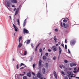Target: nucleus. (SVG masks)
Returning a JSON list of instances; mask_svg holds the SVG:
<instances>
[{"label": "nucleus", "instance_id": "22", "mask_svg": "<svg viewBox=\"0 0 79 79\" xmlns=\"http://www.w3.org/2000/svg\"><path fill=\"white\" fill-rule=\"evenodd\" d=\"M17 23H18V25H19V19H17Z\"/></svg>", "mask_w": 79, "mask_h": 79}, {"label": "nucleus", "instance_id": "11", "mask_svg": "<svg viewBox=\"0 0 79 79\" xmlns=\"http://www.w3.org/2000/svg\"><path fill=\"white\" fill-rule=\"evenodd\" d=\"M59 55H60V54L61 53V52H62V50L61 49V48L60 47H59Z\"/></svg>", "mask_w": 79, "mask_h": 79}, {"label": "nucleus", "instance_id": "7", "mask_svg": "<svg viewBox=\"0 0 79 79\" xmlns=\"http://www.w3.org/2000/svg\"><path fill=\"white\" fill-rule=\"evenodd\" d=\"M13 26L15 29V31H18V29H17L18 28H17V27H16V26L14 24H13Z\"/></svg>", "mask_w": 79, "mask_h": 79}, {"label": "nucleus", "instance_id": "45", "mask_svg": "<svg viewBox=\"0 0 79 79\" xmlns=\"http://www.w3.org/2000/svg\"><path fill=\"white\" fill-rule=\"evenodd\" d=\"M61 46L63 47H64V44H61Z\"/></svg>", "mask_w": 79, "mask_h": 79}, {"label": "nucleus", "instance_id": "47", "mask_svg": "<svg viewBox=\"0 0 79 79\" xmlns=\"http://www.w3.org/2000/svg\"><path fill=\"white\" fill-rule=\"evenodd\" d=\"M15 10H16V8H15L14 9V11H15Z\"/></svg>", "mask_w": 79, "mask_h": 79}, {"label": "nucleus", "instance_id": "26", "mask_svg": "<svg viewBox=\"0 0 79 79\" xmlns=\"http://www.w3.org/2000/svg\"><path fill=\"white\" fill-rule=\"evenodd\" d=\"M71 67H73V63H71L70 64Z\"/></svg>", "mask_w": 79, "mask_h": 79}, {"label": "nucleus", "instance_id": "43", "mask_svg": "<svg viewBox=\"0 0 79 79\" xmlns=\"http://www.w3.org/2000/svg\"><path fill=\"white\" fill-rule=\"evenodd\" d=\"M39 45H40V43H39L38 44V45L36 47H37L38 48V47L39 46Z\"/></svg>", "mask_w": 79, "mask_h": 79}, {"label": "nucleus", "instance_id": "61", "mask_svg": "<svg viewBox=\"0 0 79 79\" xmlns=\"http://www.w3.org/2000/svg\"><path fill=\"white\" fill-rule=\"evenodd\" d=\"M13 61H15V59L13 58Z\"/></svg>", "mask_w": 79, "mask_h": 79}, {"label": "nucleus", "instance_id": "50", "mask_svg": "<svg viewBox=\"0 0 79 79\" xmlns=\"http://www.w3.org/2000/svg\"><path fill=\"white\" fill-rule=\"evenodd\" d=\"M46 66H48V63H46Z\"/></svg>", "mask_w": 79, "mask_h": 79}, {"label": "nucleus", "instance_id": "30", "mask_svg": "<svg viewBox=\"0 0 79 79\" xmlns=\"http://www.w3.org/2000/svg\"><path fill=\"white\" fill-rule=\"evenodd\" d=\"M45 55L46 56H48V53H46L45 54Z\"/></svg>", "mask_w": 79, "mask_h": 79}, {"label": "nucleus", "instance_id": "39", "mask_svg": "<svg viewBox=\"0 0 79 79\" xmlns=\"http://www.w3.org/2000/svg\"><path fill=\"white\" fill-rule=\"evenodd\" d=\"M61 73H62V74L64 75V72H63V71H62Z\"/></svg>", "mask_w": 79, "mask_h": 79}, {"label": "nucleus", "instance_id": "15", "mask_svg": "<svg viewBox=\"0 0 79 79\" xmlns=\"http://www.w3.org/2000/svg\"><path fill=\"white\" fill-rule=\"evenodd\" d=\"M7 5L8 7H10V4L9 3V2H7Z\"/></svg>", "mask_w": 79, "mask_h": 79}, {"label": "nucleus", "instance_id": "14", "mask_svg": "<svg viewBox=\"0 0 79 79\" xmlns=\"http://www.w3.org/2000/svg\"><path fill=\"white\" fill-rule=\"evenodd\" d=\"M24 66V67H26V65H25L23 63H21L20 64V67H21V66Z\"/></svg>", "mask_w": 79, "mask_h": 79}, {"label": "nucleus", "instance_id": "37", "mask_svg": "<svg viewBox=\"0 0 79 79\" xmlns=\"http://www.w3.org/2000/svg\"><path fill=\"white\" fill-rule=\"evenodd\" d=\"M65 49H67V45H65Z\"/></svg>", "mask_w": 79, "mask_h": 79}, {"label": "nucleus", "instance_id": "48", "mask_svg": "<svg viewBox=\"0 0 79 79\" xmlns=\"http://www.w3.org/2000/svg\"><path fill=\"white\" fill-rule=\"evenodd\" d=\"M62 67L64 68H65V66H64V65H63V64L62 65Z\"/></svg>", "mask_w": 79, "mask_h": 79}, {"label": "nucleus", "instance_id": "25", "mask_svg": "<svg viewBox=\"0 0 79 79\" xmlns=\"http://www.w3.org/2000/svg\"><path fill=\"white\" fill-rule=\"evenodd\" d=\"M27 76H24L23 77V79H27Z\"/></svg>", "mask_w": 79, "mask_h": 79}, {"label": "nucleus", "instance_id": "16", "mask_svg": "<svg viewBox=\"0 0 79 79\" xmlns=\"http://www.w3.org/2000/svg\"><path fill=\"white\" fill-rule=\"evenodd\" d=\"M67 74H69L68 77L69 76H71V73L69 71L67 72Z\"/></svg>", "mask_w": 79, "mask_h": 79}, {"label": "nucleus", "instance_id": "46", "mask_svg": "<svg viewBox=\"0 0 79 79\" xmlns=\"http://www.w3.org/2000/svg\"><path fill=\"white\" fill-rule=\"evenodd\" d=\"M61 27H63V24L62 23V22H61Z\"/></svg>", "mask_w": 79, "mask_h": 79}, {"label": "nucleus", "instance_id": "36", "mask_svg": "<svg viewBox=\"0 0 79 79\" xmlns=\"http://www.w3.org/2000/svg\"><path fill=\"white\" fill-rule=\"evenodd\" d=\"M55 31H56V32H57V31H58V29L56 28L55 29Z\"/></svg>", "mask_w": 79, "mask_h": 79}, {"label": "nucleus", "instance_id": "29", "mask_svg": "<svg viewBox=\"0 0 79 79\" xmlns=\"http://www.w3.org/2000/svg\"><path fill=\"white\" fill-rule=\"evenodd\" d=\"M42 49L40 48V53H41V52H42Z\"/></svg>", "mask_w": 79, "mask_h": 79}, {"label": "nucleus", "instance_id": "21", "mask_svg": "<svg viewBox=\"0 0 79 79\" xmlns=\"http://www.w3.org/2000/svg\"><path fill=\"white\" fill-rule=\"evenodd\" d=\"M30 43V40H27V41L26 43L27 44H29Z\"/></svg>", "mask_w": 79, "mask_h": 79}, {"label": "nucleus", "instance_id": "49", "mask_svg": "<svg viewBox=\"0 0 79 79\" xmlns=\"http://www.w3.org/2000/svg\"><path fill=\"white\" fill-rule=\"evenodd\" d=\"M58 44H59V45H61V42H58Z\"/></svg>", "mask_w": 79, "mask_h": 79}, {"label": "nucleus", "instance_id": "64", "mask_svg": "<svg viewBox=\"0 0 79 79\" xmlns=\"http://www.w3.org/2000/svg\"><path fill=\"white\" fill-rule=\"evenodd\" d=\"M23 73H24V74H26V72H23Z\"/></svg>", "mask_w": 79, "mask_h": 79}, {"label": "nucleus", "instance_id": "4", "mask_svg": "<svg viewBox=\"0 0 79 79\" xmlns=\"http://www.w3.org/2000/svg\"><path fill=\"white\" fill-rule=\"evenodd\" d=\"M11 2L12 3H17V1L16 0H11Z\"/></svg>", "mask_w": 79, "mask_h": 79}, {"label": "nucleus", "instance_id": "38", "mask_svg": "<svg viewBox=\"0 0 79 79\" xmlns=\"http://www.w3.org/2000/svg\"><path fill=\"white\" fill-rule=\"evenodd\" d=\"M64 63H68V61L67 60H65L64 61Z\"/></svg>", "mask_w": 79, "mask_h": 79}, {"label": "nucleus", "instance_id": "60", "mask_svg": "<svg viewBox=\"0 0 79 79\" xmlns=\"http://www.w3.org/2000/svg\"><path fill=\"white\" fill-rule=\"evenodd\" d=\"M31 60H32V57H31Z\"/></svg>", "mask_w": 79, "mask_h": 79}, {"label": "nucleus", "instance_id": "18", "mask_svg": "<svg viewBox=\"0 0 79 79\" xmlns=\"http://www.w3.org/2000/svg\"><path fill=\"white\" fill-rule=\"evenodd\" d=\"M21 40H22V37L20 36L19 38V42H20V41H21Z\"/></svg>", "mask_w": 79, "mask_h": 79}, {"label": "nucleus", "instance_id": "20", "mask_svg": "<svg viewBox=\"0 0 79 79\" xmlns=\"http://www.w3.org/2000/svg\"><path fill=\"white\" fill-rule=\"evenodd\" d=\"M39 66H40V65H42V61L41 60H40L39 62Z\"/></svg>", "mask_w": 79, "mask_h": 79}, {"label": "nucleus", "instance_id": "41", "mask_svg": "<svg viewBox=\"0 0 79 79\" xmlns=\"http://www.w3.org/2000/svg\"><path fill=\"white\" fill-rule=\"evenodd\" d=\"M12 7H14V8H15V7H16V6H15V5H12Z\"/></svg>", "mask_w": 79, "mask_h": 79}, {"label": "nucleus", "instance_id": "34", "mask_svg": "<svg viewBox=\"0 0 79 79\" xmlns=\"http://www.w3.org/2000/svg\"><path fill=\"white\" fill-rule=\"evenodd\" d=\"M48 51L49 52H52V50H51V49H48Z\"/></svg>", "mask_w": 79, "mask_h": 79}, {"label": "nucleus", "instance_id": "63", "mask_svg": "<svg viewBox=\"0 0 79 79\" xmlns=\"http://www.w3.org/2000/svg\"><path fill=\"white\" fill-rule=\"evenodd\" d=\"M31 46H32V48H33V47H34V46H33V45H31Z\"/></svg>", "mask_w": 79, "mask_h": 79}, {"label": "nucleus", "instance_id": "19", "mask_svg": "<svg viewBox=\"0 0 79 79\" xmlns=\"http://www.w3.org/2000/svg\"><path fill=\"white\" fill-rule=\"evenodd\" d=\"M43 74L45 73V68H43Z\"/></svg>", "mask_w": 79, "mask_h": 79}, {"label": "nucleus", "instance_id": "28", "mask_svg": "<svg viewBox=\"0 0 79 79\" xmlns=\"http://www.w3.org/2000/svg\"><path fill=\"white\" fill-rule=\"evenodd\" d=\"M54 40L55 42H57L56 40H57V39H56V38H54Z\"/></svg>", "mask_w": 79, "mask_h": 79}, {"label": "nucleus", "instance_id": "35", "mask_svg": "<svg viewBox=\"0 0 79 79\" xmlns=\"http://www.w3.org/2000/svg\"><path fill=\"white\" fill-rule=\"evenodd\" d=\"M65 44H67V40H66V39L65 40Z\"/></svg>", "mask_w": 79, "mask_h": 79}, {"label": "nucleus", "instance_id": "13", "mask_svg": "<svg viewBox=\"0 0 79 79\" xmlns=\"http://www.w3.org/2000/svg\"><path fill=\"white\" fill-rule=\"evenodd\" d=\"M21 46H22V44L21 43L19 42V44L18 45V47L19 48H20L21 47Z\"/></svg>", "mask_w": 79, "mask_h": 79}, {"label": "nucleus", "instance_id": "51", "mask_svg": "<svg viewBox=\"0 0 79 79\" xmlns=\"http://www.w3.org/2000/svg\"><path fill=\"white\" fill-rule=\"evenodd\" d=\"M65 79H68V77H65Z\"/></svg>", "mask_w": 79, "mask_h": 79}, {"label": "nucleus", "instance_id": "10", "mask_svg": "<svg viewBox=\"0 0 79 79\" xmlns=\"http://www.w3.org/2000/svg\"><path fill=\"white\" fill-rule=\"evenodd\" d=\"M52 48H53V51H54L55 52L56 51V48H57V47L55 46H52Z\"/></svg>", "mask_w": 79, "mask_h": 79}, {"label": "nucleus", "instance_id": "9", "mask_svg": "<svg viewBox=\"0 0 79 79\" xmlns=\"http://www.w3.org/2000/svg\"><path fill=\"white\" fill-rule=\"evenodd\" d=\"M26 19H25L24 20L23 23V27H24V26H25V25H26Z\"/></svg>", "mask_w": 79, "mask_h": 79}, {"label": "nucleus", "instance_id": "57", "mask_svg": "<svg viewBox=\"0 0 79 79\" xmlns=\"http://www.w3.org/2000/svg\"><path fill=\"white\" fill-rule=\"evenodd\" d=\"M56 36H54V39H56Z\"/></svg>", "mask_w": 79, "mask_h": 79}, {"label": "nucleus", "instance_id": "32", "mask_svg": "<svg viewBox=\"0 0 79 79\" xmlns=\"http://www.w3.org/2000/svg\"><path fill=\"white\" fill-rule=\"evenodd\" d=\"M56 56H54L53 58V60H55L56 59Z\"/></svg>", "mask_w": 79, "mask_h": 79}, {"label": "nucleus", "instance_id": "27", "mask_svg": "<svg viewBox=\"0 0 79 79\" xmlns=\"http://www.w3.org/2000/svg\"><path fill=\"white\" fill-rule=\"evenodd\" d=\"M35 65H36V64L35 63L34 64H33V68H35Z\"/></svg>", "mask_w": 79, "mask_h": 79}, {"label": "nucleus", "instance_id": "12", "mask_svg": "<svg viewBox=\"0 0 79 79\" xmlns=\"http://www.w3.org/2000/svg\"><path fill=\"white\" fill-rule=\"evenodd\" d=\"M27 76H28V77H30L31 76V74L30 73H27Z\"/></svg>", "mask_w": 79, "mask_h": 79}, {"label": "nucleus", "instance_id": "40", "mask_svg": "<svg viewBox=\"0 0 79 79\" xmlns=\"http://www.w3.org/2000/svg\"><path fill=\"white\" fill-rule=\"evenodd\" d=\"M68 51L69 53H71V52H70V51H69V49H68Z\"/></svg>", "mask_w": 79, "mask_h": 79}, {"label": "nucleus", "instance_id": "1", "mask_svg": "<svg viewBox=\"0 0 79 79\" xmlns=\"http://www.w3.org/2000/svg\"><path fill=\"white\" fill-rule=\"evenodd\" d=\"M75 43L76 40H73L70 42V44L72 46L74 45L75 44Z\"/></svg>", "mask_w": 79, "mask_h": 79}, {"label": "nucleus", "instance_id": "56", "mask_svg": "<svg viewBox=\"0 0 79 79\" xmlns=\"http://www.w3.org/2000/svg\"><path fill=\"white\" fill-rule=\"evenodd\" d=\"M76 79H79V77H76Z\"/></svg>", "mask_w": 79, "mask_h": 79}, {"label": "nucleus", "instance_id": "3", "mask_svg": "<svg viewBox=\"0 0 79 79\" xmlns=\"http://www.w3.org/2000/svg\"><path fill=\"white\" fill-rule=\"evenodd\" d=\"M63 24L64 27V28H67L68 27H69V24H65V23H64Z\"/></svg>", "mask_w": 79, "mask_h": 79}, {"label": "nucleus", "instance_id": "59", "mask_svg": "<svg viewBox=\"0 0 79 79\" xmlns=\"http://www.w3.org/2000/svg\"><path fill=\"white\" fill-rule=\"evenodd\" d=\"M74 70H76V68H74Z\"/></svg>", "mask_w": 79, "mask_h": 79}, {"label": "nucleus", "instance_id": "33", "mask_svg": "<svg viewBox=\"0 0 79 79\" xmlns=\"http://www.w3.org/2000/svg\"><path fill=\"white\" fill-rule=\"evenodd\" d=\"M76 66V64L73 63V66Z\"/></svg>", "mask_w": 79, "mask_h": 79}, {"label": "nucleus", "instance_id": "31", "mask_svg": "<svg viewBox=\"0 0 79 79\" xmlns=\"http://www.w3.org/2000/svg\"><path fill=\"white\" fill-rule=\"evenodd\" d=\"M19 66H18V64H17V66H16V68H17V69H19Z\"/></svg>", "mask_w": 79, "mask_h": 79}, {"label": "nucleus", "instance_id": "8", "mask_svg": "<svg viewBox=\"0 0 79 79\" xmlns=\"http://www.w3.org/2000/svg\"><path fill=\"white\" fill-rule=\"evenodd\" d=\"M18 11H19V9H16L15 13V15H18Z\"/></svg>", "mask_w": 79, "mask_h": 79}, {"label": "nucleus", "instance_id": "55", "mask_svg": "<svg viewBox=\"0 0 79 79\" xmlns=\"http://www.w3.org/2000/svg\"><path fill=\"white\" fill-rule=\"evenodd\" d=\"M58 45V44H56V47H57Z\"/></svg>", "mask_w": 79, "mask_h": 79}, {"label": "nucleus", "instance_id": "17", "mask_svg": "<svg viewBox=\"0 0 79 79\" xmlns=\"http://www.w3.org/2000/svg\"><path fill=\"white\" fill-rule=\"evenodd\" d=\"M43 59L44 60H45L47 59V57L45 56H43Z\"/></svg>", "mask_w": 79, "mask_h": 79}, {"label": "nucleus", "instance_id": "5", "mask_svg": "<svg viewBox=\"0 0 79 79\" xmlns=\"http://www.w3.org/2000/svg\"><path fill=\"white\" fill-rule=\"evenodd\" d=\"M41 74L40 73H38L37 75V77L38 78H40L41 77Z\"/></svg>", "mask_w": 79, "mask_h": 79}, {"label": "nucleus", "instance_id": "54", "mask_svg": "<svg viewBox=\"0 0 79 79\" xmlns=\"http://www.w3.org/2000/svg\"><path fill=\"white\" fill-rule=\"evenodd\" d=\"M59 67L60 68H61V69H62V67L61 65H60Z\"/></svg>", "mask_w": 79, "mask_h": 79}, {"label": "nucleus", "instance_id": "53", "mask_svg": "<svg viewBox=\"0 0 79 79\" xmlns=\"http://www.w3.org/2000/svg\"><path fill=\"white\" fill-rule=\"evenodd\" d=\"M24 69V67H21L20 68V69Z\"/></svg>", "mask_w": 79, "mask_h": 79}, {"label": "nucleus", "instance_id": "24", "mask_svg": "<svg viewBox=\"0 0 79 79\" xmlns=\"http://www.w3.org/2000/svg\"><path fill=\"white\" fill-rule=\"evenodd\" d=\"M63 22H64V23H66L68 22V20H67L66 19H64L63 20Z\"/></svg>", "mask_w": 79, "mask_h": 79}, {"label": "nucleus", "instance_id": "2", "mask_svg": "<svg viewBox=\"0 0 79 79\" xmlns=\"http://www.w3.org/2000/svg\"><path fill=\"white\" fill-rule=\"evenodd\" d=\"M23 33L24 34H29V31L27 30L26 29V28H24L23 30Z\"/></svg>", "mask_w": 79, "mask_h": 79}, {"label": "nucleus", "instance_id": "52", "mask_svg": "<svg viewBox=\"0 0 79 79\" xmlns=\"http://www.w3.org/2000/svg\"><path fill=\"white\" fill-rule=\"evenodd\" d=\"M73 72L74 73H76V71H73Z\"/></svg>", "mask_w": 79, "mask_h": 79}, {"label": "nucleus", "instance_id": "58", "mask_svg": "<svg viewBox=\"0 0 79 79\" xmlns=\"http://www.w3.org/2000/svg\"><path fill=\"white\" fill-rule=\"evenodd\" d=\"M40 79H46L45 78H44H44H43L41 77V78Z\"/></svg>", "mask_w": 79, "mask_h": 79}, {"label": "nucleus", "instance_id": "62", "mask_svg": "<svg viewBox=\"0 0 79 79\" xmlns=\"http://www.w3.org/2000/svg\"><path fill=\"white\" fill-rule=\"evenodd\" d=\"M9 18H11V16H9Z\"/></svg>", "mask_w": 79, "mask_h": 79}, {"label": "nucleus", "instance_id": "23", "mask_svg": "<svg viewBox=\"0 0 79 79\" xmlns=\"http://www.w3.org/2000/svg\"><path fill=\"white\" fill-rule=\"evenodd\" d=\"M24 55H27V51H24Z\"/></svg>", "mask_w": 79, "mask_h": 79}, {"label": "nucleus", "instance_id": "44", "mask_svg": "<svg viewBox=\"0 0 79 79\" xmlns=\"http://www.w3.org/2000/svg\"><path fill=\"white\" fill-rule=\"evenodd\" d=\"M32 74H33V75L34 76H35V73H33V72H32Z\"/></svg>", "mask_w": 79, "mask_h": 79}, {"label": "nucleus", "instance_id": "42", "mask_svg": "<svg viewBox=\"0 0 79 79\" xmlns=\"http://www.w3.org/2000/svg\"><path fill=\"white\" fill-rule=\"evenodd\" d=\"M37 48H38L37 47H36L35 49V52H37Z\"/></svg>", "mask_w": 79, "mask_h": 79}, {"label": "nucleus", "instance_id": "6", "mask_svg": "<svg viewBox=\"0 0 79 79\" xmlns=\"http://www.w3.org/2000/svg\"><path fill=\"white\" fill-rule=\"evenodd\" d=\"M53 74L55 77V78H56V79H57V75L56 74V72L54 71L53 72Z\"/></svg>", "mask_w": 79, "mask_h": 79}]
</instances>
